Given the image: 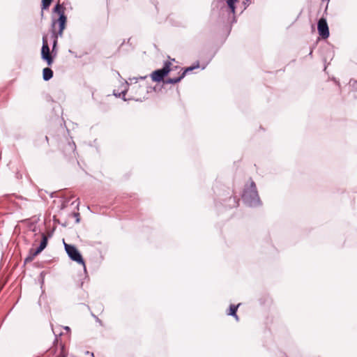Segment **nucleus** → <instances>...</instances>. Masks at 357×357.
I'll use <instances>...</instances> for the list:
<instances>
[{"label": "nucleus", "mask_w": 357, "mask_h": 357, "mask_svg": "<svg viewBox=\"0 0 357 357\" xmlns=\"http://www.w3.org/2000/svg\"><path fill=\"white\" fill-rule=\"evenodd\" d=\"M135 88H136V86H132L131 89H132V90H133V89H135Z\"/></svg>", "instance_id": "6ab92c4d"}, {"label": "nucleus", "mask_w": 357, "mask_h": 357, "mask_svg": "<svg viewBox=\"0 0 357 357\" xmlns=\"http://www.w3.org/2000/svg\"><path fill=\"white\" fill-rule=\"evenodd\" d=\"M181 70L182 69L179 66H174L172 62L167 61L162 69L153 71L151 75V77L153 81L160 82L163 80L168 73L173 71H178V73L180 74Z\"/></svg>", "instance_id": "7ed1b4c3"}, {"label": "nucleus", "mask_w": 357, "mask_h": 357, "mask_svg": "<svg viewBox=\"0 0 357 357\" xmlns=\"http://www.w3.org/2000/svg\"><path fill=\"white\" fill-rule=\"evenodd\" d=\"M250 2H251V0H245V1L244 2V4L245 5L249 4Z\"/></svg>", "instance_id": "f3484780"}, {"label": "nucleus", "mask_w": 357, "mask_h": 357, "mask_svg": "<svg viewBox=\"0 0 357 357\" xmlns=\"http://www.w3.org/2000/svg\"><path fill=\"white\" fill-rule=\"evenodd\" d=\"M75 215L79 217V213H75Z\"/></svg>", "instance_id": "a211bd4d"}, {"label": "nucleus", "mask_w": 357, "mask_h": 357, "mask_svg": "<svg viewBox=\"0 0 357 357\" xmlns=\"http://www.w3.org/2000/svg\"><path fill=\"white\" fill-rule=\"evenodd\" d=\"M53 77V71L50 68H45L43 70V77L45 81L50 80Z\"/></svg>", "instance_id": "9d476101"}, {"label": "nucleus", "mask_w": 357, "mask_h": 357, "mask_svg": "<svg viewBox=\"0 0 357 357\" xmlns=\"http://www.w3.org/2000/svg\"><path fill=\"white\" fill-rule=\"evenodd\" d=\"M317 29H318L319 34L322 38L326 39L328 38L329 29H328L327 22L324 18H321L319 20Z\"/></svg>", "instance_id": "6e6552de"}, {"label": "nucleus", "mask_w": 357, "mask_h": 357, "mask_svg": "<svg viewBox=\"0 0 357 357\" xmlns=\"http://www.w3.org/2000/svg\"><path fill=\"white\" fill-rule=\"evenodd\" d=\"M199 67V62L197 63L196 65L188 67L185 69V70L180 74L178 77H169L165 80V83L167 84H176L178 82H180L187 74L188 72L192 71L193 70L198 68Z\"/></svg>", "instance_id": "0eeeda50"}, {"label": "nucleus", "mask_w": 357, "mask_h": 357, "mask_svg": "<svg viewBox=\"0 0 357 357\" xmlns=\"http://www.w3.org/2000/svg\"><path fill=\"white\" fill-rule=\"evenodd\" d=\"M59 151L65 159L68 160L76 159V145L72 139L66 138L61 141Z\"/></svg>", "instance_id": "f03ea898"}, {"label": "nucleus", "mask_w": 357, "mask_h": 357, "mask_svg": "<svg viewBox=\"0 0 357 357\" xmlns=\"http://www.w3.org/2000/svg\"><path fill=\"white\" fill-rule=\"evenodd\" d=\"M239 305H240V304H238L237 305H231L229 307V312H228L229 315H231V316L234 317L236 318V319H237V320L238 319V317L236 314V312H237V310H238V307Z\"/></svg>", "instance_id": "9b49d317"}, {"label": "nucleus", "mask_w": 357, "mask_h": 357, "mask_svg": "<svg viewBox=\"0 0 357 357\" xmlns=\"http://www.w3.org/2000/svg\"><path fill=\"white\" fill-rule=\"evenodd\" d=\"M56 43H57V38H54V45H53V48H52V51H54L56 45Z\"/></svg>", "instance_id": "dca6fc26"}, {"label": "nucleus", "mask_w": 357, "mask_h": 357, "mask_svg": "<svg viewBox=\"0 0 357 357\" xmlns=\"http://www.w3.org/2000/svg\"><path fill=\"white\" fill-rule=\"evenodd\" d=\"M52 0H42V10L48 9Z\"/></svg>", "instance_id": "4468645a"}, {"label": "nucleus", "mask_w": 357, "mask_h": 357, "mask_svg": "<svg viewBox=\"0 0 357 357\" xmlns=\"http://www.w3.org/2000/svg\"><path fill=\"white\" fill-rule=\"evenodd\" d=\"M65 7L57 3L54 8V12L59 15L56 20L52 22V33L54 38L62 36L63 30L66 29L67 17L65 15Z\"/></svg>", "instance_id": "f257e3e1"}, {"label": "nucleus", "mask_w": 357, "mask_h": 357, "mask_svg": "<svg viewBox=\"0 0 357 357\" xmlns=\"http://www.w3.org/2000/svg\"><path fill=\"white\" fill-rule=\"evenodd\" d=\"M47 245V237L43 234H42V241L40 244V247H41L43 249H45Z\"/></svg>", "instance_id": "ddd939ff"}, {"label": "nucleus", "mask_w": 357, "mask_h": 357, "mask_svg": "<svg viewBox=\"0 0 357 357\" xmlns=\"http://www.w3.org/2000/svg\"><path fill=\"white\" fill-rule=\"evenodd\" d=\"M44 249H43L41 247H38L37 249L31 248L29 250L28 256L24 259V263H30L31 262L34 258L40 254Z\"/></svg>", "instance_id": "1a4fd4ad"}, {"label": "nucleus", "mask_w": 357, "mask_h": 357, "mask_svg": "<svg viewBox=\"0 0 357 357\" xmlns=\"http://www.w3.org/2000/svg\"><path fill=\"white\" fill-rule=\"evenodd\" d=\"M66 356H67V353L65 350L64 347L62 346L61 348L60 354L56 357H66Z\"/></svg>", "instance_id": "2eb2a0df"}, {"label": "nucleus", "mask_w": 357, "mask_h": 357, "mask_svg": "<svg viewBox=\"0 0 357 357\" xmlns=\"http://www.w3.org/2000/svg\"><path fill=\"white\" fill-rule=\"evenodd\" d=\"M243 198L245 201L249 202L250 204H255L259 201L255 182L251 181L249 186L245 189L243 194Z\"/></svg>", "instance_id": "20e7f679"}, {"label": "nucleus", "mask_w": 357, "mask_h": 357, "mask_svg": "<svg viewBox=\"0 0 357 357\" xmlns=\"http://www.w3.org/2000/svg\"><path fill=\"white\" fill-rule=\"evenodd\" d=\"M236 1L237 0H227V5H228L229 8H230L231 13H235L234 3H236Z\"/></svg>", "instance_id": "f8f14e48"}, {"label": "nucleus", "mask_w": 357, "mask_h": 357, "mask_svg": "<svg viewBox=\"0 0 357 357\" xmlns=\"http://www.w3.org/2000/svg\"><path fill=\"white\" fill-rule=\"evenodd\" d=\"M41 58L47 62V66H52L54 62V59L50 53V47L48 45V41L46 36H44L43 37Z\"/></svg>", "instance_id": "423d86ee"}, {"label": "nucleus", "mask_w": 357, "mask_h": 357, "mask_svg": "<svg viewBox=\"0 0 357 357\" xmlns=\"http://www.w3.org/2000/svg\"><path fill=\"white\" fill-rule=\"evenodd\" d=\"M65 250L68 255V257L74 261L79 264L84 266V270H86L85 262L75 245H70L64 243Z\"/></svg>", "instance_id": "39448f33"}]
</instances>
